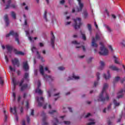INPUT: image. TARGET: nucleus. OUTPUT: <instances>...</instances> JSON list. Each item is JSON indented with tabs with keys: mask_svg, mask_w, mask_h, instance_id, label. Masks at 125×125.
I'll return each instance as SVG.
<instances>
[{
	"mask_svg": "<svg viewBox=\"0 0 125 125\" xmlns=\"http://www.w3.org/2000/svg\"><path fill=\"white\" fill-rule=\"evenodd\" d=\"M51 35L52 36V38L51 39V44L52 47L54 49V41H55V37H54V34H53V32H51Z\"/></svg>",
	"mask_w": 125,
	"mask_h": 125,
	"instance_id": "nucleus-11",
	"label": "nucleus"
},
{
	"mask_svg": "<svg viewBox=\"0 0 125 125\" xmlns=\"http://www.w3.org/2000/svg\"><path fill=\"white\" fill-rule=\"evenodd\" d=\"M31 50L32 52H34V51L36 50V47L33 46L31 48Z\"/></svg>",
	"mask_w": 125,
	"mask_h": 125,
	"instance_id": "nucleus-56",
	"label": "nucleus"
},
{
	"mask_svg": "<svg viewBox=\"0 0 125 125\" xmlns=\"http://www.w3.org/2000/svg\"><path fill=\"white\" fill-rule=\"evenodd\" d=\"M14 52L15 53V54H16V55H24L25 53H24V52H22V51H18V50H17V49H14Z\"/></svg>",
	"mask_w": 125,
	"mask_h": 125,
	"instance_id": "nucleus-14",
	"label": "nucleus"
},
{
	"mask_svg": "<svg viewBox=\"0 0 125 125\" xmlns=\"http://www.w3.org/2000/svg\"><path fill=\"white\" fill-rule=\"evenodd\" d=\"M36 100L38 103V106H39V107H42V106L43 105V104L44 103V99L43 97H41L40 98L39 97H37Z\"/></svg>",
	"mask_w": 125,
	"mask_h": 125,
	"instance_id": "nucleus-7",
	"label": "nucleus"
},
{
	"mask_svg": "<svg viewBox=\"0 0 125 125\" xmlns=\"http://www.w3.org/2000/svg\"><path fill=\"white\" fill-rule=\"evenodd\" d=\"M72 43L73 44H80V42H78V41H72Z\"/></svg>",
	"mask_w": 125,
	"mask_h": 125,
	"instance_id": "nucleus-42",
	"label": "nucleus"
},
{
	"mask_svg": "<svg viewBox=\"0 0 125 125\" xmlns=\"http://www.w3.org/2000/svg\"><path fill=\"white\" fill-rule=\"evenodd\" d=\"M47 93H48V95L49 97H50V96H51L50 91H48Z\"/></svg>",
	"mask_w": 125,
	"mask_h": 125,
	"instance_id": "nucleus-58",
	"label": "nucleus"
},
{
	"mask_svg": "<svg viewBox=\"0 0 125 125\" xmlns=\"http://www.w3.org/2000/svg\"><path fill=\"white\" fill-rule=\"evenodd\" d=\"M107 75L108 76L106 75V74H104L103 77L105 79V80H109L110 78H111V75L110 74V71H107Z\"/></svg>",
	"mask_w": 125,
	"mask_h": 125,
	"instance_id": "nucleus-18",
	"label": "nucleus"
},
{
	"mask_svg": "<svg viewBox=\"0 0 125 125\" xmlns=\"http://www.w3.org/2000/svg\"><path fill=\"white\" fill-rule=\"evenodd\" d=\"M95 122H90L87 124V125H95Z\"/></svg>",
	"mask_w": 125,
	"mask_h": 125,
	"instance_id": "nucleus-54",
	"label": "nucleus"
},
{
	"mask_svg": "<svg viewBox=\"0 0 125 125\" xmlns=\"http://www.w3.org/2000/svg\"><path fill=\"white\" fill-rule=\"evenodd\" d=\"M113 103L116 106H120V103H117V100H113Z\"/></svg>",
	"mask_w": 125,
	"mask_h": 125,
	"instance_id": "nucleus-32",
	"label": "nucleus"
},
{
	"mask_svg": "<svg viewBox=\"0 0 125 125\" xmlns=\"http://www.w3.org/2000/svg\"><path fill=\"white\" fill-rule=\"evenodd\" d=\"M4 20L5 22L6 26L8 27V25H9V19H8V15L7 14L4 15Z\"/></svg>",
	"mask_w": 125,
	"mask_h": 125,
	"instance_id": "nucleus-12",
	"label": "nucleus"
},
{
	"mask_svg": "<svg viewBox=\"0 0 125 125\" xmlns=\"http://www.w3.org/2000/svg\"><path fill=\"white\" fill-rule=\"evenodd\" d=\"M40 72L42 76H43L44 79L45 81H49V82H52L54 79L51 77V76H48L47 75H44V71H43V66L42 65L40 66Z\"/></svg>",
	"mask_w": 125,
	"mask_h": 125,
	"instance_id": "nucleus-3",
	"label": "nucleus"
},
{
	"mask_svg": "<svg viewBox=\"0 0 125 125\" xmlns=\"http://www.w3.org/2000/svg\"><path fill=\"white\" fill-rule=\"evenodd\" d=\"M100 64H101V66L100 67H99L98 69L99 70H103V67H104V66H105V63L103 61H101Z\"/></svg>",
	"mask_w": 125,
	"mask_h": 125,
	"instance_id": "nucleus-23",
	"label": "nucleus"
},
{
	"mask_svg": "<svg viewBox=\"0 0 125 125\" xmlns=\"http://www.w3.org/2000/svg\"><path fill=\"white\" fill-rule=\"evenodd\" d=\"M36 93H39V94H42V91L40 88H37L35 90Z\"/></svg>",
	"mask_w": 125,
	"mask_h": 125,
	"instance_id": "nucleus-29",
	"label": "nucleus"
},
{
	"mask_svg": "<svg viewBox=\"0 0 125 125\" xmlns=\"http://www.w3.org/2000/svg\"><path fill=\"white\" fill-rule=\"evenodd\" d=\"M12 82L14 84V89H15L16 87V85H17V84H18V83H17V82H16V80L15 79V77H13L12 79Z\"/></svg>",
	"mask_w": 125,
	"mask_h": 125,
	"instance_id": "nucleus-17",
	"label": "nucleus"
},
{
	"mask_svg": "<svg viewBox=\"0 0 125 125\" xmlns=\"http://www.w3.org/2000/svg\"><path fill=\"white\" fill-rule=\"evenodd\" d=\"M123 96H124L123 94H121L117 96V98H118V99H120V98H123Z\"/></svg>",
	"mask_w": 125,
	"mask_h": 125,
	"instance_id": "nucleus-51",
	"label": "nucleus"
},
{
	"mask_svg": "<svg viewBox=\"0 0 125 125\" xmlns=\"http://www.w3.org/2000/svg\"><path fill=\"white\" fill-rule=\"evenodd\" d=\"M87 28L89 32H91V25L90 24H87Z\"/></svg>",
	"mask_w": 125,
	"mask_h": 125,
	"instance_id": "nucleus-38",
	"label": "nucleus"
},
{
	"mask_svg": "<svg viewBox=\"0 0 125 125\" xmlns=\"http://www.w3.org/2000/svg\"><path fill=\"white\" fill-rule=\"evenodd\" d=\"M12 63L14 66H17V67H20V62L19 60L17 58H15L12 60Z\"/></svg>",
	"mask_w": 125,
	"mask_h": 125,
	"instance_id": "nucleus-9",
	"label": "nucleus"
},
{
	"mask_svg": "<svg viewBox=\"0 0 125 125\" xmlns=\"http://www.w3.org/2000/svg\"><path fill=\"white\" fill-rule=\"evenodd\" d=\"M45 71H47V72H48V73H50V71L49 70H48V68H47V67H45Z\"/></svg>",
	"mask_w": 125,
	"mask_h": 125,
	"instance_id": "nucleus-60",
	"label": "nucleus"
},
{
	"mask_svg": "<svg viewBox=\"0 0 125 125\" xmlns=\"http://www.w3.org/2000/svg\"><path fill=\"white\" fill-rule=\"evenodd\" d=\"M34 109H32L31 113V116H34Z\"/></svg>",
	"mask_w": 125,
	"mask_h": 125,
	"instance_id": "nucleus-59",
	"label": "nucleus"
},
{
	"mask_svg": "<svg viewBox=\"0 0 125 125\" xmlns=\"http://www.w3.org/2000/svg\"><path fill=\"white\" fill-rule=\"evenodd\" d=\"M81 34L82 36V39L83 41H86V36H85V34L83 33L82 31H80Z\"/></svg>",
	"mask_w": 125,
	"mask_h": 125,
	"instance_id": "nucleus-28",
	"label": "nucleus"
},
{
	"mask_svg": "<svg viewBox=\"0 0 125 125\" xmlns=\"http://www.w3.org/2000/svg\"><path fill=\"white\" fill-rule=\"evenodd\" d=\"M9 69L10 70V71H13V72H15L16 69L14 68H12V67L11 66H9Z\"/></svg>",
	"mask_w": 125,
	"mask_h": 125,
	"instance_id": "nucleus-46",
	"label": "nucleus"
},
{
	"mask_svg": "<svg viewBox=\"0 0 125 125\" xmlns=\"http://www.w3.org/2000/svg\"><path fill=\"white\" fill-rule=\"evenodd\" d=\"M54 113H56L57 114V111L53 110L49 111V114H50V115H53Z\"/></svg>",
	"mask_w": 125,
	"mask_h": 125,
	"instance_id": "nucleus-33",
	"label": "nucleus"
},
{
	"mask_svg": "<svg viewBox=\"0 0 125 125\" xmlns=\"http://www.w3.org/2000/svg\"><path fill=\"white\" fill-rule=\"evenodd\" d=\"M24 78H22L20 83H19V85L20 86H21V91H24V90H25V89H26L27 87H28V84L25 83V84H23L24 83V81L25 80H27L28 78H29V73H25L24 74V75L23 76Z\"/></svg>",
	"mask_w": 125,
	"mask_h": 125,
	"instance_id": "nucleus-2",
	"label": "nucleus"
},
{
	"mask_svg": "<svg viewBox=\"0 0 125 125\" xmlns=\"http://www.w3.org/2000/svg\"><path fill=\"white\" fill-rule=\"evenodd\" d=\"M41 116L42 117H43V118H42V123H42V125H48V123H47L46 122V119H47V117L45 115V113H44V112L42 111L41 114Z\"/></svg>",
	"mask_w": 125,
	"mask_h": 125,
	"instance_id": "nucleus-8",
	"label": "nucleus"
},
{
	"mask_svg": "<svg viewBox=\"0 0 125 125\" xmlns=\"http://www.w3.org/2000/svg\"><path fill=\"white\" fill-rule=\"evenodd\" d=\"M10 36L15 37V41L18 42V44H20V41H19V35L17 32H15L14 31L11 30L10 31L9 33L6 35V37L8 38V37H10Z\"/></svg>",
	"mask_w": 125,
	"mask_h": 125,
	"instance_id": "nucleus-4",
	"label": "nucleus"
},
{
	"mask_svg": "<svg viewBox=\"0 0 125 125\" xmlns=\"http://www.w3.org/2000/svg\"><path fill=\"white\" fill-rule=\"evenodd\" d=\"M23 68L24 69V70L26 72L27 71H29V65H28V62H23Z\"/></svg>",
	"mask_w": 125,
	"mask_h": 125,
	"instance_id": "nucleus-13",
	"label": "nucleus"
},
{
	"mask_svg": "<svg viewBox=\"0 0 125 125\" xmlns=\"http://www.w3.org/2000/svg\"><path fill=\"white\" fill-rule=\"evenodd\" d=\"M47 12L46 11H45L44 15H43V18L44 19H45L46 22H47Z\"/></svg>",
	"mask_w": 125,
	"mask_h": 125,
	"instance_id": "nucleus-30",
	"label": "nucleus"
},
{
	"mask_svg": "<svg viewBox=\"0 0 125 125\" xmlns=\"http://www.w3.org/2000/svg\"><path fill=\"white\" fill-rule=\"evenodd\" d=\"M59 70L60 71H63V70H65V68L63 66H60L58 67Z\"/></svg>",
	"mask_w": 125,
	"mask_h": 125,
	"instance_id": "nucleus-45",
	"label": "nucleus"
},
{
	"mask_svg": "<svg viewBox=\"0 0 125 125\" xmlns=\"http://www.w3.org/2000/svg\"><path fill=\"white\" fill-rule=\"evenodd\" d=\"M78 1V4L79 5V7L77 8L78 12H81L82 10H83V3L82 2V0H77Z\"/></svg>",
	"mask_w": 125,
	"mask_h": 125,
	"instance_id": "nucleus-10",
	"label": "nucleus"
},
{
	"mask_svg": "<svg viewBox=\"0 0 125 125\" xmlns=\"http://www.w3.org/2000/svg\"><path fill=\"white\" fill-rule=\"evenodd\" d=\"M73 79H74V80H79V79H80V77L79 76H76L75 75L73 74L72 78L71 77H69L68 79L67 80V81H70V80H72Z\"/></svg>",
	"mask_w": 125,
	"mask_h": 125,
	"instance_id": "nucleus-22",
	"label": "nucleus"
},
{
	"mask_svg": "<svg viewBox=\"0 0 125 125\" xmlns=\"http://www.w3.org/2000/svg\"><path fill=\"white\" fill-rule=\"evenodd\" d=\"M60 3L61 4H62V5H63L64 3H65V0H61L60 1Z\"/></svg>",
	"mask_w": 125,
	"mask_h": 125,
	"instance_id": "nucleus-49",
	"label": "nucleus"
},
{
	"mask_svg": "<svg viewBox=\"0 0 125 125\" xmlns=\"http://www.w3.org/2000/svg\"><path fill=\"white\" fill-rule=\"evenodd\" d=\"M112 106V104H109V105L107 106L106 109L107 111H109L110 109H111V106Z\"/></svg>",
	"mask_w": 125,
	"mask_h": 125,
	"instance_id": "nucleus-48",
	"label": "nucleus"
},
{
	"mask_svg": "<svg viewBox=\"0 0 125 125\" xmlns=\"http://www.w3.org/2000/svg\"><path fill=\"white\" fill-rule=\"evenodd\" d=\"M100 73L98 72L97 73V81H95L94 83V86L96 87V86L98 84V81L100 80Z\"/></svg>",
	"mask_w": 125,
	"mask_h": 125,
	"instance_id": "nucleus-15",
	"label": "nucleus"
},
{
	"mask_svg": "<svg viewBox=\"0 0 125 125\" xmlns=\"http://www.w3.org/2000/svg\"><path fill=\"white\" fill-rule=\"evenodd\" d=\"M5 62H6V63H8L9 60L8 59L7 56H5Z\"/></svg>",
	"mask_w": 125,
	"mask_h": 125,
	"instance_id": "nucleus-47",
	"label": "nucleus"
},
{
	"mask_svg": "<svg viewBox=\"0 0 125 125\" xmlns=\"http://www.w3.org/2000/svg\"><path fill=\"white\" fill-rule=\"evenodd\" d=\"M120 80H121V78H120V77L117 76L116 77H115L113 79V83H118V82H119Z\"/></svg>",
	"mask_w": 125,
	"mask_h": 125,
	"instance_id": "nucleus-24",
	"label": "nucleus"
},
{
	"mask_svg": "<svg viewBox=\"0 0 125 125\" xmlns=\"http://www.w3.org/2000/svg\"><path fill=\"white\" fill-rule=\"evenodd\" d=\"M11 15L13 19H15V20L16 19V13H15V12L14 11L11 12Z\"/></svg>",
	"mask_w": 125,
	"mask_h": 125,
	"instance_id": "nucleus-25",
	"label": "nucleus"
},
{
	"mask_svg": "<svg viewBox=\"0 0 125 125\" xmlns=\"http://www.w3.org/2000/svg\"><path fill=\"white\" fill-rule=\"evenodd\" d=\"M92 60V58H90L88 60H87V62L88 63H90L91 62V61Z\"/></svg>",
	"mask_w": 125,
	"mask_h": 125,
	"instance_id": "nucleus-53",
	"label": "nucleus"
},
{
	"mask_svg": "<svg viewBox=\"0 0 125 125\" xmlns=\"http://www.w3.org/2000/svg\"><path fill=\"white\" fill-rule=\"evenodd\" d=\"M95 40L96 41H100V36L98 34L96 35L95 37Z\"/></svg>",
	"mask_w": 125,
	"mask_h": 125,
	"instance_id": "nucleus-36",
	"label": "nucleus"
},
{
	"mask_svg": "<svg viewBox=\"0 0 125 125\" xmlns=\"http://www.w3.org/2000/svg\"><path fill=\"white\" fill-rule=\"evenodd\" d=\"M74 21V23L73 24V27L75 30L77 29H80L81 26L83 24L82 23V19L80 18H77L76 19L73 20Z\"/></svg>",
	"mask_w": 125,
	"mask_h": 125,
	"instance_id": "nucleus-5",
	"label": "nucleus"
},
{
	"mask_svg": "<svg viewBox=\"0 0 125 125\" xmlns=\"http://www.w3.org/2000/svg\"><path fill=\"white\" fill-rule=\"evenodd\" d=\"M106 88H108V84H107V83H105L104 84L103 90L99 96V99H100L102 102H105V101H109V97L107 93L105 92V97H103V94L104 92H105V91H106Z\"/></svg>",
	"mask_w": 125,
	"mask_h": 125,
	"instance_id": "nucleus-1",
	"label": "nucleus"
},
{
	"mask_svg": "<svg viewBox=\"0 0 125 125\" xmlns=\"http://www.w3.org/2000/svg\"><path fill=\"white\" fill-rule=\"evenodd\" d=\"M105 28L107 29V31H108L109 33H111V32H112V29H111V28H110V27H109V26H108V25H105Z\"/></svg>",
	"mask_w": 125,
	"mask_h": 125,
	"instance_id": "nucleus-35",
	"label": "nucleus"
},
{
	"mask_svg": "<svg viewBox=\"0 0 125 125\" xmlns=\"http://www.w3.org/2000/svg\"><path fill=\"white\" fill-rule=\"evenodd\" d=\"M22 125H26V123H25V120H23L22 121Z\"/></svg>",
	"mask_w": 125,
	"mask_h": 125,
	"instance_id": "nucleus-64",
	"label": "nucleus"
},
{
	"mask_svg": "<svg viewBox=\"0 0 125 125\" xmlns=\"http://www.w3.org/2000/svg\"><path fill=\"white\" fill-rule=\"evenodd\" d=\"M3 113L4 114V116H5V121H6V120H7V115H6V111L4 110Z\"/></svg>",
	"mask_w": 125,
	"mask_h": 125,
	"instance_id": "nucleus-43",
	"label": "nucleus"
},
{
	"mask_svg": "<svg viewBox=\"0 0 125 125\" xmlns=\"http://www.w3.org/2000/svg\"><path fill=\"white\" fill-rule=\"evenodd\" d=\"M96 42V41H95V38L93 37L92 39L91 45H92V46H93L94 47H97L98 46V45L97 44V43H96V42Z\"/></svg>",
	"mask_w": 125,
	"mask_h": 125,
	"instance_id": "nucleus-16",
	"label": "nucleus"
},
{
	"mask_svg": "<svg viewBox=\"0 0 125 125\" xmlns=\"http://www.w3.org/2000/svg\"><path fill=\"white\" fill-rule=\"evenodd\" d=\"M63 124H64V125H71V122L70 121H63Z\"/></svg>",
	"mask_w": 125,
	"mask_h": 125,
	"instance_id": "nucleus-37",
	"label": "nucleus"
},
{
	"mask_svg": "<svg viewBox=\"0 0 125 125\" xmlns=\"http://www.w3.org/2000/svg\"><path fill=\"white\" fill-rule=\"evenodd\" d=\"M81 47H82L83 51H85V47L83 45L76 47V48H81Z\"/></svg>",
	"mask_w": 125,
	"mask_h": 125,
	"instance_id": "nucleus-34",
	"label": "nucleus"
},
{
	"mask_svg": "<svg viewBox=\"0 0 125 125\" xmlns=\"http://www.w3.org/2000/svg\"><path fill=\"white\" fill-rule=\"evenodd\" d=\"M109 68L112 70L113 71H119V68L116 66L110 65L109 66Z\"/></svg>",
	"mask_w": 125,
	"mask_h": 125,
	"instance_id": "nucleus-20",
	"label": "nucleus"
},
{
	"mask_svg": "<svg viewBox=\"0 0 125 125\" xmlns=\"http://www.w3.org/2000/svg\"><path fill=\"white\" fill-rule=\"evenodd\" d=\"M26 119H27V124H30V122L31 121V120L30 119V117H29V116H27Z\"/></svg>",
	"mask_w": 125,
	"mask_h": 125,
	"instance_id": "nucleus-50",
	"label": "nucleus"
},
{
	"mask_svg": "<svg viewBox=\"0 0 125 125\" xmlns=\"http://www.w3.org/2000/svg\"><path fill=\"white\" fill-rule=\"evenodd\" d=\"M24 25L27 26L28 25V22H27V20H25L24 21Z\"/></svg>",
	"mask_w": 125,
	"mask_h": 125,
	"instance_id": "nucleus-61",
	"label": "nucleus"
},
{
	"mask_svg": "<svg viewBox=\"0 0 125 125\" xmlns=\"http://www.w3.org/2000/svg\"><path fill=\"white\" fill-rule=\"evenodd\" d=\"M6 48L7 49V50H8V51H11L12 49H13V47L12 46H9L8 45L6 46Z\"/></svg>",
	"mask_w": 125,
	"mask_h": 125,
	"instance_id": "nucleus-27",
	"label": "nucleus"
},
{
	"mask_svg": "<svg viewBox=\"0 0 125 125\" xmlns=\"http://www.w3.org/2000/svg\"><path fill=\"white\" fill-rule=\"evenodd\" d=\"M25 106L27 109H29V102H26V104Z\"/></svg>",
	"mask_w": 125,
	"mask_h": 125,
	"instance_id": "nucleus-57",
	"label": "nucleus"
},
{
	"mask_svg": "<svg viewBox=\"0 0 125 125\" xmlns=\"http://www.w3.org/2000/svg\"><path fill=\"white\" fill-rule=\"evenodd\" d=\"M11 7H12L14 9H16V8H17V6L16 4H12L11 5Z\"/></svg>",
	"mask_w": 125,
	"mask_h": 125,
	"instance_id": "nucleus-39",
	"label": "nucleus"
},
{
	"mask_svg": "<svg viewBox=\"0 0 125 125\" xmlns=\"http://www.w3.org/2000/svg\"><path fill=\"white\" fill-rule=\"evenodd\" d=\"M59 94H60V93H58L55 94L54 95V96H58L57 98H55V101H56V100H57V99H58V98H59Z\"/></svg>",
	"mask_w": 125,
	"mask_h": 125,
	"instance_id": "nucleus-40",
	"label": "nucleus"
},
{
	"mask_svg": "<svg viewBox=\"0 0 125 125\" xmlns=\"http://www.w3.org/2000/svg\"><path fill=\"white\" fill-rule=\"evenodd\" d=\"M90 113H88L85 116V118H88L90 116Z\"/></svg>",
	"mask_w": 125,
	"mask_h": 125,
	"instance_id": "nucleus-62",
	"label": "nucleus"
},
{
	"mask_svg": "<svg viewBox=\"0 0 125 125\" xmlns=\"http://www.w3.org/2000/svg\"><path fill=\"white\" fill-rule=\"evenodd\" d=\"M46 106H47V104H45L43 106V109H46Z\"/></svg>",
	"mask_w": 125,
	"mask_h": 125,
	"instance_id": "nucleus-63",
	"label": "nucleus"
},
{
	"mask_svg": "<svg viewBox=\"0 0 125 125\" xmlns=\"http://www.w3.org/2000/svg\"><path fill=\"white\" fill-rule=\"evenodd\" d=\"M13 110L14 111V115H16V120L17 122H18L19 118L18 116H17V108H16V106L14 107Z\"/></svg>",
	"mask_w": 125,
	"mask_h": 125,
	"instance_id": "nucleus-19",
	"label": "nucleus"
},
{
	"mask_svg": "<svg viewBox=\"0 0 125 125\" xmlns=\"http://www.w3.org/2000/svg\"><path fill=\"white\" fill-rule=\"evenodd\" d=\"M53 122V125H57V124L59 123L57 118H54Z\"/></svg>",
	"mask_w": 125,
	"mask_h": 125,
	"instance_id": "nucleus-26",
	"label": "nucleus"
},
{
	"mask_svg": "<svg viewBox=\"0 0 125 125\" xmlns=\"http://www.w3.org/2000/svg\"><path fill=\"white\" fill-rule=\"evenodd\" d=\"M83 18H84V19H86L88 16V13H87V11H86V10L83 11Z\"/></svg>",
	"mask_w": 125,
	"mask_h": 125,
	"instance_id": "nucleus-21",
	"label": "nucleus"
},
{
	"mask_svg": "<svg viewBox=\"0 0 125 125\" xmlns=\"http://www.w3.org/2000/svg\"><path fill=\"white\" fill-rule=\"evenodd\" d=\"M3 80H2V78L1 77H0V84L2 85V84H3Z\"/></svg>",
	"mask_w": 125,
	"mask_h": 125,
	"instance_id": "nucleus-41",
	"label": "nucleus"
},
{
	"mask_svg": "<svg viewBox=\"0 0 125 125\" xmlns=\"http://www.w3.org/2000/svg\"><path fill=\"white\" fill-rule=\"evenodd\" d=\"M41 82H38L37 88H40V87H41Z\"/></svg>",
	"mask_w": 125,
	"mask_h": 125,
	"instance_id": "nucleus-55",
	"label": "nucleus"
},
{
	"mask_svg": "<svg viewBox=\"0 0 125 125\" xmlns=\"http://www.w3.org/2000/svg\"><path fill=\"white\" fill-rule=\"evenodd\" d=\"M122 116H123V114H121L120 115V118L118 119V120L117 121V123H120V122H121V119H122Z\"/></svg>",
	"mask_w": 125,
	"mask_h": 125,
	"instance_id": "nucleus-52",
	"label": "nucleus"
},
{
	"mask_svg": "<svg viewBox=\"0 0 125 125\" xmlns=\"http://www.w3.org/2000/svg\"><path fill=\"white\" fill-rule=\"evenodd\" d=\"M113 58L114 59V62L115 64H120V62L118 61V58H117L116 56H114Z\"/></svg>",
	"mask_w": 125,
	"mask_h": 125,
	"instance_id": "nucleus-31",
	"label": "nucleus"
},
{
	"mask_svg": "<svg viewBox=\"0 0 125 125\" xmlns=\"http://www.w3.org/2000/svg\"><path fill=\"white\" fill-rule=\"evenodd\" d=\"M13 96L14 97L13 101H15L16 100V94L15 92L13 93Z\"/></svg>",
	"mask_w": 125,
	"mask_h": 125,
	"instance_id": "nucleus-44",
	"label": "nucleus"
},
{
	"mask_svg": "<svg viewBox=\"0 0 125 125\" xmlns=\"http://www.w3.org/2000/svg\"><path fill=\"white\" fill-rule=\"evenodd\" d=\"M100 44L101 45V47H100V50L101 52H99V54L100 55H104V56L108 55V51L107 49L105 48V46H104L103 43L100 42Z\"/></svg>",
	"mask_w": 125,
	"mask_h": 125,
	"instance_id": "nucleus-6",
	"label": "nucleus"
}]
</instances>
